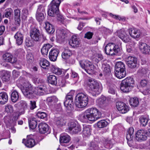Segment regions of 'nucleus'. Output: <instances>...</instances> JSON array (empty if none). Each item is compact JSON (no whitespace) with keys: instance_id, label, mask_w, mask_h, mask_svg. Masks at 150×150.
Returning <instances> with one entry per match:
<instances>
[{"instance_id":"f257e3e1","label":"nucleus","mask_w":150,"mask_h":150,"mask_svg":"<svg viewBox=\"0 0 150 150\" xmlns=\"http://www.w3.org/2000/svg\"><path fill=\"white\" fill-rule=\"evenodd\" d=\"M45 86H40L35 88L33 90L31 84L27 83L24 84L21 91L25 96L31 98H33L35 95L38 96L44 95L45 92Z\"/></svg>"},{"instance_id":"a878e982","label":"nucleus","mask_w":150,"mask_h":150,"mask_svg":"<svg viewBox=\"0 0 150 150\" xmlns=\"http://www.w3.org/2000/svg\"><path fill=\"white\" fill-rule=\"evenodd\" d=\"M83 134L85 136H88L91 134V127L89 125L84 126L83 130Z\"/></svg>"},{"instance_id":"0eeeda50","label":"nucleus","mask_w":150,"mask_h":150,"mask_svg":"<svg viewBox=\"0 0 150 150\" xmlns=\"http://www.w3.org/2000/svg\"><path fill=\"white\" fill-rule=\"evenodd\" d=\"M120 45L110 43L106 45L104 50L106 54L113 55L117 54L120 50Z\"/></svg>"},{"instance_id":"39448f33","label":"nucleus","mask_w":150,"mask_h":150,"mask_svg":"<svg viewBox=\"0 0 150 150\" xmlns=\"http://www.w3.org/2000/svg\"><path fill=\"white\" fill-rule=\"evenodd\" d=\"M134 81L133 78L128 77L123 80L121 83L120 89L124 92L130 91L133 87Z\"/></svg>"},{"instance_id":"49530a36","label":"nucleus","mask_w":150,"mask_h":150,"mask_svg":"<svg viewBox=\"0 0 150 150\" xmlns=\"http://www.w3.org/2000/svg\"><path fill=\"white\" fill-rule=\"evenodd\" d=\"M58 101V98L55 96L49 97L46 99V102L49 103H56Z\"/></svg>"},{"instance_id":"423d86ee","label":"nucleus","mask_w":150,"mask_h":150,"mask_svg":"<svg viewBox=\"0 0 150 150\" xmlns=\"http://www.w3.org/2000/svg\"><path fill=\"white\" fill-rule=\"evenodd\" d=\"M81 67L88 74H91L94 72L95 67L91 62L88 60H83L79 61Z\"/></svg>"},{"instance_id":"bb28decb","label":"nucleus","mask_w":150,"mask_h":150,"mask_svg":"<svg viewBox=\"0 0 150 150\" xmlns=\"http://www.w3.org/2000/svg\"><path fill=\"white\" fill-rule=\"evenodd\" d=\"M48 82L52 85H55L57 83V79L54 75H50L47 78Z\"/></svg>"},{"instance_id":"a211bd4d","label":"nucleus","mask_w":150,"mask_h":150,"mask_svg":"<svg viewBox=\"0 0 150 150\" xmlns=\"http://www.w3.org/2000/svg\"><path fill=\"white\" fill-rule=\"evenodd\" d=\"M22 143L24 144L27 147L30 148L33 147L35 145L34 139L29 137H28L26 140L25 139H23Z\"/></svg>"},{"instance_id":"2eb2a0df","label":"nucleus","mask_w":150,"mask_h":150,"mask_svg":"<svg viewBox=\"0 0 150 150\" xmlns=\"http://www.w3.org/2000/svg\"><path fill=\"white\" fill-rule=\"evenodd\" d=\"M129 33L130 36L134 38H139L141 35L140 30L134 28H129Z\"/></svg>"},{"instance_id":"dca6fc26","label":"nucleus","mask_w":150,"mask_h":150,"mask_svg":"<svg viewBox=\"0 0 150 150\" xmlns=\"http://www.w3.org/2000/svg\"><path fill=\"white\" fill-rule=\"evenodd\" d=\"M14 13L15 23L17 27H18L21 23V11L18 9H16L14 10Z\"/></svg>"},{"instance_id":"338daca9","label":"nucleus","mask_w":150,"mask_h":150,"mask_svg":"<svg viewBox=\"0 0 150 150\" xmlns=\"http://www.w3.org/2000/svg\"><path fill=\"white\" fill-rule=\"evenodd\" d=\"M103 59V56L102 54H96V62H98L100 61Z\"/></svg>"},{"instance_id":"9d476101","label":"nucleus","mask_w":150,"mask_h":150,"mask_svg":"<svg viewBox=\"0 0 150 150\" xmlns=\"http://www.w3.org/2000/svg\"><path fill=\"white\" fill-rule=\"evenodd\" d=\"M147 131L143 129L138 130L135 134V139L139 142H142L146 140L147 138Z\"/></svg>"},{"instance_id":"b1692460","label":"nucleus","mask_w":150,"mask_h":150,"mask_svg":"<svg viewBox=\"0 0 150 150\" xmlns=\"http://www.w3.org/2000/svg\"><path fill=\"white\" fill-rule=\"evenodd\" d=\"M52 46L49 44H46L44 45L41 50L42 54L44 56L47 54L49 49L52 47Z\"/></svg>"},{"instance_id":"c9c22d12","label":"nucleus","mask_w":150,"mask_h":150,"mask_svg":"<svg viewBox=\"0 0 150 150\" xmlns=\"http://www.w3.org/2000/svg\"><path fill=\"white\" fill-rule=\"evenodd\" d=\"M40 64L44 69H46V67L49 65V62L45 58H41L40 60Z\"/></svg>"},{"instance_id":"72a5a7b5","label":"nucleus","mask_w":150,"mask_h":150,"mask_svg":"<svg viewBox=\"0 0 150 150\" xmlns=\"http://www.w3.org/2000/svg\"><path fill=\"white\" fill-rule=\"evenodd\" d=\"M18 93L16 91H14L11 94V100L14 103L16 102L19 99Z\"/></svg>"},{"instance_id":"20e7f679","label":"nucleus","mask_w":150,"mask_h":150,"mask_svg":"<svg viewBox=\"0 0 150 150\" xmlns=\"http://www.w3.org/2000/svg\"><path fill=\"white\" fill-rule=\"evenodd\" d=\"M87 85L89 88L91 93H93V96L99 94L101 90V84L96 80L92 79H89L87 82Z\"/></svg>"},{"instance_id":"680f3d73","label":"nucleus","mask_w":150,"mask_h":150,"mask_svg":"<svg viewBox=\"0 0 150 150\" xmlns=\"http://www.w3.org/2000/svg\"><path fill=\"white\" fill-rule=\"evenodd\" d=\"M75 104L77 108L83 109L86 108L87 105V104Z\"/></svg>"},{"instance_id":"412c9836","label":"nucleus","mask_w":150,"mask_h":150,"mask_svg":"<svg viewBox=\"0 0 150 150\" xmlns=\"http://www.w3.org/2000/svg\"><path fill=\"white\" fill-rule=\"evenodd\" d=\"M39 132L41 134H45L49 130L48 125L45 123H41L38 125Z\"/></svg>"},{"instance_id":"a18cd8bd","label":"nucleus","mask_w":150,"mask_h":150,"mask_svg":"<svg viewBox=\"0 0 150 150\" xmlns=\"http://www.w3.org/2000/svg\"><path fill=\"white\" fill-rule=\"evenodd\" d=\"M66 35L65 32L63 30H56V36L57 37H60L62 38H64Z\"/></svg>"},{"instance_id":"c85d7f7f","label":"nucleus","mask_w":150,"mask_h":150,"mask_svg":"<svg viewBox=\"0 0 150 150\" xmlns=\"http://www.w3.org/2000/svg\"><path fill=\"white\" fill-rule=\"evenodd\" d=\"M125 68L124 63L122 62H116L115 65V70H125Z\"/></svg>"},{"instance_id":"58836bf2","label":"nucleus","mask_w":150,"mask_h":150,"mask_svg":"<svg viewBox=\"0 0 150 150\" xmlns=\"http://www.w3.org/2000/svg\"><path fill=\"white\" fill-rule=\"evenodd\" d=\"M143 99L136 97L130 98L129 100V103H139L143 102Z\"/></svg>"},{"instance_id":"473e14b6","label":"nucleus","mask_w":150,"mask_h":150,"mask_svg":"<svg viewBox=\"0 0 150 150\" xmlns=\"http://www.w3.org/2000/svg\"><path fill=\"white\" fill-rule=\"evenodd\" d=\"M66 121L62 117H58L56 120V124L59 127H62L65 124Z\"/></svg>"},{"instance_id":"6e6d98bb","label":"nucleus","mask_w":150,"mask_h":150,"mask_svg":"<svg viewBox=\"0 0 150 150\" xmlns=\"http://www.w3.org/2000/svg\"><path fill=\"white\" fill-rule=\"evenodd\" d=\"M37 116L38 118L44 119L47 117V115L44 112H38L37 114Z\"/></svg>"},{"instance_id":"5701e85b","label":"nucleus","mask_w":150,"mask_h":150,"mask_svg":"<svg viewBox=\"0 0 150 150\" xmlns=\"http://www.w3.org/2000/svg\"><path fill=\"white\" fill-rule=\"evenodd\" d=\"M102 69L103 74L104 75H109L110 74L111 69L110 67L106 63L104 62L102 64Z\"/></svg>"},{"instance_id":"79ce46f5","label":"nucleus","mask_w":150,"mask_h":150,"mask_svg":"<svg viewBox=\"0 0 150 150\" xmlns=\"http://www.w3.org/2000/svg\"><path fill=\"white\" fill-rule=\"evenodd\" d=\"M89 147L91 149L98 150L99 149L98 145L96 142H92L89 145Z\"/></svg>"},{"instance_id":"69168bd1","label":"nucleus","mask_w":150,"mask_h":150,"mask_svg":"<svg viewBox=\"0 0 150 150\" xmlns=\"http://www.w3.org/2000/svg\"><path fill=\"white\" fill-rule=\"evenodd\" d=\"M73 102V98L66 96L64 103H71Z\"/></svg>"},{"instance_id":"7ed1b4c3","label":"nucleus","mask_w":150,"mask_h":150,"mask_svg":"<svg viewBox=\"0 0 150 150\" xmlns=\"http://www.w3.org/2000/svg\"><path fill=\"white\" fill-rule=\"evenodd\" d=\"M61 2V0H53L49 6L48 14L49 16H51L57 15V20L62 23L64 21V17L59 13V7Z\"/></svg>"},{"instance_id":"aec40b11","label":"nucleus","mask_w":150,"mask_h":150,"mask_svg":"<svg viewBox=\"0 0 150 150\" xmlns=\"http://www.w3.org/2000/svg\"><path fill=\"white\" fill-rule=\"evenodd\" d=\"M69 45L72 47H78L80 44V41L75 36H72L69 42Z\"/></svg>"},{"instance_id":"4d7b16f0","label":"nucleus","mask_w":150,"mask_h":150,"mask_svg":"<svg viewBox=\"0 0 150 150\" xmlns=\"http://www.w3.org/2000/svg\"><path fill=\"white\" fill-rule=\"evenodd\" d=\"M147 70L145 68L139 69L137 71L138 74L143 76L147 73Z\"/></svg>"},{"instance_id":"f3484780","label":"nucleus","mask_w":150,"mask_h":150,"mask_svg":"<svg viewBox=\"0 0 150 150\" xmlns=\"http://www.w3.org/2000/svg\"><path fill=\"white\" fill-rule=\"evenodd\" d=\"M116 106L118 110L122 114L125 113L129 110V107L126 104H118Z\"/></svg>"},{"instance_id":"6e6552de","label":"nucleus","mask_w":150,"mask_h":150,"mask_svg":"<svg viewBox=\"0 0 150 150\" xmlns=\"http://www.w3.org/2000/svg\"><path fill=\"white\" fill-rule=\"evenodd\" d=\"M75 103H87L88 102H94L93 100L88 98L87 96L83 93H79L76 96Z\"/></svg>"},{"instance_id":"cd10ccee","label":"nucleus","mask_w":150,"mask_h":150,"mask_svg":"<svg viewBox=\"0 0 150 150\" xmlns=\"http://www.w3.org/2000/svg\"><path fill=\"white\" fill-rule=\"evenodd\" d=\"M72 54L71 50L68 49H66L62 52V56L63 59H66L68 58Z\"/></svg>"},{"instance_id":"37998d69","label":"nucleus","mask_w":150,"mask_h":150,"mask_svg":"<svg viewBox=\"0 0 150 150\" xmlns=\"http://www.w3.org/2000/svg\"><path fill=\"white\" fill-rule=\"evenodd\" d=\"M44 13H36V18L38 21L40 22H42L45 18Z\"/></svg>"},{"instance_id":"2f4dec72","label":"nucleus","mask_w":150,"mask_h":150,"mask_svg":"<svg viewBox=\"0 0 150 150\" xmlns=\"http://www.w3.org/2000/svg\"><path fill=\"white\" fill-rule=\"evenodd\" d=\"M1 77L3 81H6L9 80L10 74L7 71L3 70L1 73Z\"/></svg>"},{"instance_id":"4be33fe9","label":"nucleus","mask_w":150,"mask_h":150,"mask_svg":"<svg viewBox=\"0 0 150 150\" xmlns=\"http://www.w3.org/2000/svg\"><path fill=\"white\" fill-rule=\"evenodd\" d=\"M16 43L18 45H21L23 41V35L20 32H18L14 36Z\"/></svg>"},{"instance_id":"13d9d810","label":"nucleus","mask_w":150,"mask_h":150,"mask_svg":"<svg viewBox=\"0 0 150 150\" xmlns=\"http://www.w3.org/2000/svg\"><path fill=\"white\" fill-rule=\"evenodd\" d=\"M5 110L8 113H12L13 111V106L10 105L6 106L5 108Z\"/></svg>"},{"instance_id":"393cba45","label":"nucleus","mask_w":150,"mask_h":150,"mask_svg":"<svg viewBox=\"0 0 150 150\" xmlns=\"http://www.w3.org/2000/svg\"><path fill=\"white\" fill-rule=\"evenodd\" d=\"M45 25V29L48 33L52 34L54 32L55 29L53 25L48 22H46Z\"/></svg>"},{"instance_id":"7c9ffc66","label":"nucleus","mask_w":150,"mask_h":150,"mask_svg":"<svg viewBox=\"0 0 150 150\" xmlns=\"http://www.w3.org/2000/svg\"><path fill=\"white\" fill-rule=\"evenodd\" d=\"M8 100V96L6 93H0V103H5L7 102Z\"/></svg>"},{"instance_id":"bf43d9fd","label":"nucleus","mask_w":150,"mask_h":150,"mask_svg":"<svg viewBox=\"0 0 150 150\" xmlns=\"http://www.w3.org/2000/svg\"><path fill=\"white\" fill-rule=\"evenodd\" d=\"M45 8L42 5H40L38 6L37 10V13H45Z\"/></svg>"},{"instance_id":"ea45409f","label":"nucleus","mask_w":150,"mask_h":150,"mask_svg":"<svg viewBox=\"0 0 150 150\" xmlns=\"http://www.w3.org/2000/svg\"><path fill=\"white\" fill-rule=\"evenodd\" d=\"M134 135L131 134H129L127 133L126 135V138L127 140V142L129 145L131 146L132 145L133 142V139Z\"/></svg>"},{"instance_id":"1a4fd4ad","label":"nucleus","mask_w":150,"mask_h":150,"mask_svg":"<svg viewBox=\"0 0 150 150\" xmlns=\"http://www.w3.org/2000/svg\"><path fill=\"white\" fill-rule=\"evenodd\" d=\"M30 34L31 38L34 41L38 42L40 40L41 36L39 29L35 28H32L30 31Z\"/></svg>"},{"instance_id":"0e129e2a","label":"nucleus","mask_w":150,"mask_h":150,"mask_svg":"<svg viewBox=\"0 0 150 150\" xmlns=\"http://www.w3.org/2000/svg\"><path fill=\"white\" fill-rule=\"evenodd\" d=\"M93 35V33L88 32L85 34L84 38L88 39H90L92 38Z\"/></svg>"},{"instance_id":"c756f323","label":"nucleus","mask_w":150,"mask_h":150,"mask_svg":"<svg viewBox=\"0 0 150 150\" xmlns=\"http://www.w3.org/2000/svg\"><path fill=\"white\" fill-rule=\"evenodd\" d=\"M115 74L117 78L121 79L126 75L125 70H115Z\"/></svg>"},{"instance_id":"e2e57ef3","label":"nucleus","mask_w":150,"mask_h":150,"mask_svg":"<svg viewBox=\"0 0 150 150\" xmlns=\"http://www.w3.org/2000/svg\"><path fill=\"white\" fill-rule=\"evenodd\" d=\"M148 83V81L146 79L142 80L140 83V86L142 87L146 86Z\"/></svg>"},{"instance_id":"5fc2aeb1","label":"nucleus","mask_w":150,"mask_h":150,"mask_svg":"<svg viewBox=\"0 0 150 150\" xmlns=\"http://www.w3.org/2000/svg\"><path fill=\"white\" fill-rule=\"evenodd\" d=\"M13 13V10L11 8H8L6 10L5 13V16L7 18L11 17L12 13Z\"/></svg>"},{"instance_id":"6ab92c4d","label":"nucleus","mask_w":150,"mask_h":150,"mask_svg":"<svg viewBox=\"0 0 150 150\" xmlns=\"http://www.w3.org/2000/svg\"><path fill=\"white\" fill-rule=\"evenodd\" d=\"M59 53L58 50L57 49H52L49 52V58L52 61H55Z\"/></svg>"},{"instance_id":"052dcab7","label":"nucleus","mask_w":150,"mask_h":150,"mask_svg":"<svg viewBox=\"0 0 150 150\" xmlns=\"http://www.w3.org/2000/svg\"><path fill=\"white\" fill-rule=\"evenodd\" d=\"M106 98L105 97L102 96L100 98L97 100L96 102L98 103H103L106 102Z\"/></svg>"},{"instance_id":"f8f14e48","label":"nucleus","mask_w":150,"mask_h":150,"mask_svg":"<svg viewBox=\"0 0 150 150\" xmlns=\"http://www.w3.org/2000/svg\"><path fill=\"white\" fill-rule=\"evenodd\" d=\"M139 44L140 50L142 53L146 54H150V46L142 41H140Z\"/></svg>"},{"instance_id":"09e8293b","label":"nucleus","mask_w":150,"mask_h":150,"mask_svg":"<svg viewBox=\"0 0 150 150\" xmlns=\"http://www.w3.org/2000/svg\"><path fill=\"white\" fill-rule=\"evenodd\" d=\"M66 110L68 112H71L74 109V104H64Z\"/></svg>"},{"instance_id":"9b49d317","label":"nucleus","mask_w":150,"mask_h":150,"mask_svg":"<svg viewBox=\"0 0 150 150\" xmlns=\"http://www.w3.org/2000/svg\"><path fill=\"white\" fill-rule=\"evenodd\" d=\"M124 42L127 43L129 41L130 38L129 36L127 35L124 29L118 30L115 33Z\"/></svg>"},{"instance_id":"603ef678","label":"nucleus","mask_w":150,"mask_h":150,"mask_svg":"<svg viewBox=\"0 0 150 150\" xmlns=\"http://www.w3.org/2000/svg\"><path fill=\"white\" fill-rule=\"evenodd\" d=\"M112 140H107L105 143L104 147L107 149L111 148L112 146Z\"/></svg>"},{"instance_id":"774afa93","label":"nucleus","mask_w":150,"mask_h":150,"mask_svg":"<svg viewBox=\"0 0 150 150\" xmlns=\"http://www.w3.org/2000/svg\"><path fill=\"white\" fill-rule=\"evenodd\" d=\"M21 115V113L19 112H17L16 113H14L13 115V120L14 121L17 120L18 119L19 117Z\"/></svg>"},{"instance_id":"4c0bfd02","label":"nucleus","mask_w":150,"mask_h":150,"mask_svg":"<svg viewBox=\"0 0 150 150\" xmlns=\"http://www.w3.org/2000/svg\"><path fill=\"white\" fill-rule=\"evenodd\" d=\"M81 130V129L80 126L79 125H77V126L68 130V132L71 134H76L80 132Z\"/></svg>"},{"instance_id":"f704fd0d","label":"nucleus","mask_w":150,"mask_h":150,"mask_svg":"<svg viewBox=\"0 0 150 150\" xmlns=\"http://www.w3.org/2000/svg\"><path fill=\"white\" fill-rule=\"evenodd\" d=\"M29 126L30 128L34 129L36 127L37 125V120L36 118L33 117L29 121Z\"/></svg>"},{"instance_id":"c03bdc74","label":"nucleus","mask_w":150,"mask_h":150,"mask_svg":"<svg viewBox=\"0 0 150 150\" xmlns=\"http://www.w3.org/2000/svg\"><path fill=\"white\" fill-rule=\"evenodd\" d=\"M108 124V122L105 120H101L98 122L97 123L98 127L99 128H102L106 127Z\"/></svg>"},{"instance_id":"3c124183","label":"nucleus","mask_w":150,"mask_h":150,"mask_svg":"<svg viewBox=\"0 0 150 150\" xmlns=\"http://www.w3.org/2000/svg\"><path fill=\"white\" fill-rule=\"evenodd\" d=\"M77 125H78L77 124V122L76 121H75L74 120H71L69 123V129L68 130L72 129V128L77 126Z\"/></svg>"},{"instance_id":"f03ea898","label":"nucleus","mask_w":150,"mask_h":150,"mask_svg":"<svg viewBox=\"0 0 150 150\" xmlns=\"http://www.w3.org/2000/svg\"><path fill=\"white\" fill-rule=\"evenodd\" d=\"M101 114L96 108H92L86 110L83 114L79 116L80 120L83 122H86L88 121H95L100 118Z\"/></svg>"},{"instance_id":"e433bc0d","label":"nucleus","mask_w":150,"mask_h":150,"mask_svg":"<svg viewBox=\"0 0 150 150\" xmlns=\"http://www.w3.org/2000/svg\"><path fill=\"white\" fill-rule=\"evenodd\" d=\"M70 139V137L67 134H65L60 137L59 141L60 143H67L69 142Z\"/></svg>"},{"instance_id":"864d4df0","label":"nucleus","mask_w":150,"mask_h":150,"mask_svg":"<svg viewBox=\"0 0 150 150\" xmlns=\"http://www.w3.org/2000/svg\"><path fill=\"white\" fill-rule=\"evenodd\" d=\"M25 44L28 47H29L34 45V42L32 40L26 39L25 40Z\"/></svg>"},{"instance_id":"4468645a","label":"nucleus","mask_w":150,"mask_h":150,"mask_svg":"<svg viewBox=\"0 0 150 150\" xmlns=\"http://www.w3.org/2000/svg\"><path fill=\"white\" fill-rule=\"evenodd\" d=\"M4 61L7 62H9L12 63H14L17 61L16 58H13V56L11 54L6 53L4 54L3 56Z\"/></svg>"},{"instance_id":"ddd939ff","label":"nucleus","mask_w":150,"mask_h":150,"mask_svg":"<svg viewBox=\"0 0 150 150\" xmlns=\"http://www.w3.org/2000/svg\"><path fill=\"white\" fill-rule=\"evenodd\" d=\"M126 63L129 67L131 68L136 67L137 66V59L132 56L128 57L126 59Z\"/></svg>"},{"instance_id":"de8ad7c7","label":"nucleus","mask_w":150,"mask_h":150,"mask_svg":"<svg viewBox=\"0 0 150 150\" xmlns=\"http://www.w3.org/2000/svg\"><path fill=\"white\" fill-rule=\"evenodd\" d=\"M52 71L53 73L59 75L61 74L62 72V71L61 69L55 67H52Z\"/></svg>"},{"instance_id":"a19ab883","label":"nucleus","mask_w":150,"mask_h":150,"mask_svg":"<svg viewBox=\"0 0 150 150\" xmlns=\"http://www.w3.org/2000/svg\"><path fill=\"white\" fill-rule=\"evenodd\" d=\"M140 124L143 126H146L148 123V119L144 116H141L139 118Z\"/></svg>"},{"instance_id":"8fccbe9b","label":"nucleus","mask_w":150,"mask_h":150,"mask_svg":"<svg viewBox=\"0 0 150 150\" xmlns=\"http://www.w3.org/2000/svg\"><path fill=\"white\" fill-rule=\"evenodd\" d=\"M28 10L25 8H24L22 10V19L24 20H26L28 15Z\"/></svg>"}]
</instances>
